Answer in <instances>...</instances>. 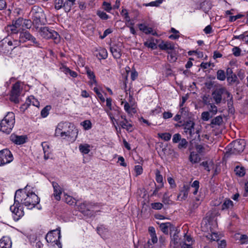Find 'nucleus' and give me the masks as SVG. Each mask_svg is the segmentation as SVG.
Returning a JSON list of instances; mask_svg holds the SVG:
<instances>
[{"label": "nucleus", "instance_id": "f257e3e1", "mask_svg": "<svg viewBox=\"0 0 248 248\" xmlns=\"http://www.w3.org/2000/svg\"><path fill=\"white\" fill-rule=\"evenodd\" d=\"M26 188L27 187L24 189H18L15 193L14 203L10 206L15 220H18L24 215L21 204L25 205L28 209H32L40 202L38 196L34 192H27Z\"/></svg>", "mask_w": 248, "mask_h": 248}, {"label": "nucleus", "instance_id": "f03ea898", "mask_svg": "<svg viewBox=\"0 0 248 248\" xmlns=\"http://www.w3.org/2000/svg\"><path fill=\"white\" fill-rule=\"evenodd\" d=\"M30 14L33 21V26L37 30L40 26L46 23V19L44 11L39 6L34 5L32 6Z\"/></svg>", "mask_w": 248, "mask_h": 248}, {"label": "nucleus", "instance_id": "7ed1b4c3", "mask_svg": "<svg viewBox=\"0 0 248 248\" xmlns=\"http://www.w3.org/2000/svg\"><path fill=\"white\" fill-rule=\"evenodd\" d=\"M15 124V116L13 112H8L0 123V130L3 133L9 134L12 131Z\"/></svg>", "mask_w": 248, "mask_h": 248}, {"label": "nucleus", "instance_id": "20e7f679", "mask_svg": "<svg viewBox=\"0 0 248 248\" xmlns=\"http://www.w3.org/2000/svg\"><path fill=\"white\" fill-rule=\"evenodd\" d=\"M230 92L223 86L217 88L212 93V97L215 103L218 105L222 102H226V98L230 96Z\"/></svg>", "mask_w": 248, "mask_h": 248}, {"label": "nucleus", "instance_id": "39448f33", "mask_svg": "<svg viewBox=\"0 0 248 248\" xmlns=\"http://www.w3.org/2000/svg\"><path fill=\"white\" fill-rule=\"evenodd\" d=\"M38 31L40 36L46 39H53L56 44L60 41V36L58 33L48 27H41Z\"/></svg>", "mask_w": 248, "mask_h": 248}, {"label": "nucleus", "instance_id": "423d86ee", "mask_svg": "<svg viewBox=\"0 0 248 248\" xmlns=\"http://www.w3.org/2000/svg\"><path fill=\"white\" fill-rule=\"evenodd\" d=\"M23 83L18 81L13 85L10 94V100L16 104L19 103V96L23 88Z\"/></svg>", "mask_w": 248, "mask_h": 248}, {"label": "nucleus", "instance_id": "0eeeda50", "mask_svg": "<svg viewBox=\"0 0 248 248\" xmlns=\"http://www.w3.org/2000/svg\"><path fill=\"white\" fill-rule=\"evenodd\" d=\"M61 237L60 229H57L48 232L45 238L47 243L53 246L56 245L59 248H62V245L60 242Z\"/></svg>", "mask_w": 248, "mask_h": 248}, {"label": "nucleus", "instance_id": "6e6552de", "mask_svg": "<svg viewBox=\"0 0 248 248\" xmlns=\"http://www.w3.org/2000/svg\"><path fill=\"white\" fill-rule=\"evenodd\" d=\"M194 125V122L190 120L187 121L184 125V132L187 135H188L189 138L192 140L195 139L197 137L200 138L199 130H196L195 131Z\"/></svg>", "mask_w": 248, "mask_h": 248}, {"label": "nucleus", "instance_id": "1a4fd4ad", "mask_svg": "<svg viewBox=\"0 0 248 248\" xmlns=\"http://www.w3.org/2000/svg\"><path fill=\"white\" fill-rule=\"evenodd\" d=\"M245 146L244 140L240 139L233 141L228 146L231 154H237L243 151Z\"/></svg>", "mask_w": 248, "mask_h": 248}, {"label": "nucleus", "instance_id": "9d476101", "mask_svg": "<svg viewBox=\"0 0 248 248\" xmlns=\"http://www.w3.org/2000/svg\"><path fill=\"white\" fill-rule=\"evenodd\" d=\"M13 159V155L9 149H4L0 151V166L10 163Z\"/></svg>", "mask_w": 248, "mask_h": 248}, {"label": "nucleus", "instance_id": "9b49d317", "mask_svg": "<svg viewBox=\"0 0 248 248\" xmlns=\"http://www.w3.org/2000/svg\"><path fill=\"white\" fill-rule=\"evenodd\" d=\"M119 124L122 128L125 129L128 132H131L134 130V125L130 120L127 119L126 120L120 121Z\"/></svg>", "mask_w": 248, "mask_h": 248}, {"label": "nucleus", "instance_id": "f8f14e48", "mask_svg": "<svg viewBox=\"0 0 248 248\" xmlns=\"http://www.w3.org/2000/svg\"><path fill=\"white\" fill-rule=\"evenodd\" d=\"M52 185L54 190L53 196L55 200L60 201L61 200V195L62 193V188L57 182H52Z\"/></svg>", "mask_w": 248, "mask_h": 248}, {"label": "nucleus", "instance_id": "ddd939ff", "mask_svg": "<svg viewBox=\"0 0 248 248\" xmlns=\"http://www.w3.org/2000/svg\"><path fill=\"white\" fill-rule=\"evenodd\" d=\"M190 187V186L184 185L180 190V193L177 196V199L181 198V200H186L188 196Z\"/></svg>", "mask_w": 248, "mask_h": 248}, {"label": "nucleus", "instance_id": "4468645a", "mask_svg": "<svg viewBox=\"0 0 248 248\" xmlns=\"http://www.w3.org/2000/svg\"><path fill=\"white\" fill-rule=\"evenodd\" d=\"M138 27L139 30L142 31L146 34H152V35L155 36L157 35V33L155 31H154L152 28L147 27L144 24H139L138 25Z\"/></svg>", "mask_w": 248, "mask_h": 248}, {"label": "nucleus", "instance_id": "2eb2a0df", "mask_svg": "<svg viewBox=\"0 0 248 248\" xmlns=\"http://www.w3.org/2000/svg\"><path fill=\"white\" fill-rule=\"evenodd\" d=\"M160 49L163 50H172L174 49V46L173 43L170 42L162 41L158 45Z\"/></svg>", "mask_w": 248, "mask_h": 248}, {"label": "nucleus", "instance_id": "dca6fc26", "mask_svg": "<svg viewBox=\"0 0 248 248\" xmlns=\"http://www.w3.org/2000/svg\"><path fill=\"white\" fill-rule=\"evenodd\" d=\"M7 39H3L0 42V52L2 53H8L13 49L12 47L8 46Z\"/></svg>", "mask_w": 248, "mask_h": 248}, {"label": "nucleus", "instance_id": "f3484780", "mask_svg": "<svg viewBox=\"0 0 248 248\" xmlns=\"http://www.w3.org/2000/svg\"><path fill=\"white\" fill-rule=\"evenodd\" d=\"M31 34L28 31H22L20 32L19 37V42L20 43H25L30 39Z\"/></svg>", "mask_w": 248, "mask_h": 248}, {"label": "nucleus", "instance_id": "a211bd4d", "mask_svg": "<svg viewBox=\"0 0 248 248\" xmlns=\"http://www.w3.org/2000/svg\"><path fill=\"white\" fill-rule=\"evenodd\" d=\"M12 242L10 239L7 237H3L0 240V248H11Z\"/></svg>", "mask_w": 248, "mask_h": 248}, {"label": "nucleus", "instance_id": "6ab92c4d", "mask_svg": "<svg viewBox=\"0 0 248 248\" xmlns=\"http://www.w3.org/2000/svg\"><path fill=\"white\" fill-rule=\"evenodd\" d=\"M195 148L197 152L201 154H205L210 150L209 146L205 144H196L195 146Z\"/></svg>", "mask_w": 248, "mask_h": 248}, {"label": "nucleus", "instance_id": "aec40b11", "mask_svg": "<svg viewBox=\"0 0 248 248\" xmlns=\"http://www.w3.org/2000/svg\"><path fill=\"white\" fill-rule=\"evenodd\" d=\"M110 50L115 59H119L121 58L122 55L121 50L119 47L116 46H110Z\"/></svg>", "mask_w": 248, "mask_h": 248}, {"label": "nucleus", "instance_id": "412c9836", "mask_svg": "<svg viewBox=\"0 0 248 248\" xmlns=\"http://www.w3.org/2000/svg\"><path fill=\"white\" fill-rule=\"evenodd\" d=\"M11 139L15 143L18 145L26 142V138L24 136H11Z\"/></svg>", "mask_w": 248, "mask_h": 248}, {"label": "nucleus", "instance_id": "4be33fe9", "mask_svg": "<svg viewBox=\"0 0 248 248\" xmlns=\"http://www.w3.org/2000/svg\"><path fill=\"white\" fill-rule=\"evenodd\" d=\"M66 131L70 135L71 138H72L73 140L75 141L78 135V130L76 128L74 124H73V127H67Z\"/></svg>", "mask_w": 248, "mask_h": 248}, {"label": "nucleus", "instance_id": "5701e85b", "mask_svg": "<svg viewBox=\"0 0 248 248\" xmlns=\"http://www.w3.org/2000/svg\"><path fill=\"white\" fill-rule=\"evenodd\" d=\"M189 160L192 164H195L200 162L201 158L197 153L191 152L189 156Z\"/></svg>", "mask_w": 248, "mask_h": 248}, {"label": "nucleus", "instance_id": "b1692460", "mask_svg": "<svg viewBox=\"0 0 248 248\" xmlns=\"http://www.w3.org/2000/svg\"><path fill=\"white\" fill-rule=\"evenodd\" d=\"M26 103L28 105H32L37 108H39L40 106V102L32 95H31L28 97L26 100Z\"/></svg>", "mask_w": 248, "mask_h": 248}, {"label": "nucleus", "instance_id": "393cba45", "mask_svg": "<svg viewBox=\"0 0 248 248\" xmlns=\"http://www.w3.org/2000/svg\"><path fill=\"white\" fill-rule=\"evenodd\" d=\"M60 69L62 72L64 73L65 74H69L73 78H76L78 76L77 72L72 71L65 65H62L60 67Z\"/></svg>", "mask_w": 248, "mask_h": 248}, {"label": "nucleus", "instance_id": "a878e982", "mask_svg": "<svg viewBox=\"0 0 248 248\" xmlns=\"http://www.w3.org/2000/svg\"><path fill=\"white\" fill-rule=\"evenodd\" d=\"M233 97L232 95L230 93V96H227L226 98V102L227 103V106L229 112L232 113L234 111L233 108Z\"/></svg>", "mask_w": 248, "mask_h": 248}, {"label": "nucleus", "instance_id": "bb28decb", "mask_svg": "<svg viewBox=\"0 0 248 248\" xmlns=\"http://www.w3.org/2000/svg\"><path fill=\"white\" fill-rule=\"evenodd\" d=\"M57 127L62 131H64L67 130V127H73V124L68 122H61L58 124Z\"/></svg>", "mask_w": 248, "mask_h": 248}, {"label": "nucleus", "instance_id": "cd10ccee", "mask_svg": "<svg viewBox=\"0 0 248 248\" xmlns=\"http://www.w3.org/2000/svg\"><path fill=\"white\" fill-rule=\"evenodd\" d=\"M79 150L83 154H88L90 151V145L88 144H80Z\"/></svg>", "mask_w": 248, "mask_h": 248}, {"label": "nucleus", "instance_id": "c85d7f7f", "mask_svg": "<svg viewBox=\"0 0 248 248\" xmlns=\"http://www.w3.org/2000/svg\"><path fill=\"white\" fill-rule=\"evenodd\" d=\"M96 57L99 59H106L108 57V52L106 49L101 48L96 53Z\"/></svg>", "mask_w": 248, "mask_h": 248}, {"label": "nucleus", "instance_id": "c756f323", "mask_svg": "<svg viewBox=\"0 0 248 248\" xmlns=\"http://www.w3.org/2000/svg\"><path fill=\"white\" fill-rule=\"evenodd\" d=\"M42 146L44 153V158L46 160L49 158V146L47 142H43L42 143Z\"/></svg>", "mask_w": 248, "mask_h": 248}, {"label": "nucleus", "instance_id": "7c9ffc66", "mask_svg": "<svg viewBox=\"0 0 248 248\" xmlns=\"http://www.w3.org/2000/svg\"><path fill=\"white\" fill-rule=\"evenodd\" d=\"M233 206V202L230 199H226L221 205L222 210H226L232 207Z\"/></svg>", "mask_w": 248, "mask_h": 248}, {"label": "nucleus", "instance_id": "2f4dec72", "mask_svg": "<svg viewBox=\"0 0 248 248\" xmlns=\"http://www.w3.org/2000/svg\"><path fill=\"white\" fill-rule=\"evenodd\" d=\"M234 171L236 175L239 177H243L245 175V169L243 167H239L238 166L235 168Z\"/></svg>", "mask_w": 248, "mask_h": 248}, {"label": "nucleus", "instance_id": "473e14b6", "mask_svg": "<svg viewBox=\"0 0 248 248\" xmlns=\"http://www.w3.org/2000/svg\"><path fill=\"white\" fill-rule=\"evenodd\" d=\"M55 8L60 10L63 8L65 10V3L64 0H55L54 1Z\"/></svg>", "mask_w": 248, "mask_h": 248}, {"label": "nucleus", "instance_id": "72a5a7b5", "mask_svg": "<svg viewBox=\"0 0 248 248\" xmlns=\"http://www.w3.org/2000/svg\"><path fill=\"white\" fill-rule=\"evenodd\" d=\"M29 41L32 43V44H31V46L38 48H42L41 43L37 41L36 38L32 34L31 35Z\"/></svg>", "mask_w": 248, "mask_h": 248}, {"label": "nucleus", "instance_id": "f704fd0d", "mask_svg": "<svg viewBox=\"0 0 248 248\" xmlns=\"http://www.w3.org/2000/svg\"><path fill=\"white\" fill-rule=\"evenodd\" d=\"M65 5V11L69 12L71 10V7L75 4L76 0H64Z\"/></svg>", "mask_w": 248, "mask_h": 248}, {"label": "nucleus", "instance_id": "c9c22d12", "mask_svg": "<svg viewBox=\"0 0 248 248\" xmlns=\"http://www.w3.org/2000/svg\"><path fill=\"white\" fill-rule=\"evenodd\" d=\"M223 122L221 116H217L212 120L211 124L215 125H220Z\"/></svg>", "mask_w": 248, "mask_h": 248}, {"label": "nucleus", "instance_id": "e433bc0d", "mask_svg": "<svg viewBox=\"0 0 248 248\" xmlns=\"http://www.w3.org/2000/svg\"><path fill=\"white\" fill-rule=\"evenodd\" d=\"M86 72L89 78H90L92 81V84L96 83V80L95 79V76L94 73L89 68L86 69Z\"/></svg>", "mask_w": 248, "mask_h": 248}, {"label": "nucleus", "instance_id": "4c0bfd02", "mask_svg": "<svg viewBox=\"0 0 248 248\" xmlns=\"http://www.w3.org/2000/svg\"><path fill=\"white\" fill-rule=\"evenodd\" d=\"M168 60L169 62H173L177 60V58L175 52L171 50V51H168Z\"/></svg>", "mask_w": 248, "mask_h": 248}, {"label": "nucleus", "instance_id": "58836bf2", "mask_svg": "<svg viewBox=\"0 0 248 248\" xmlns=\"http://www.w3.org/2000/svg\"><path fill=\"white\" fill-rule=\"evenodd\" d=\"M33 25V21L30 19H23L22 21V27L26 29H30Z\"/></svg>", "mask_w": 248, "mask_h": 248}, {"label": "nucleus", "instance_id": "ea45409f", "mask_svg": "<svg viewBox=\"0 0 248 248\" xmlns=\"http://www.w3.org/2000/svg\"><path fill=\"white\" fill-rule=\"evenodd\" d=\"M155 180L158 183L160 184V187H162L163 186V177L160 174V172L158 170L155 171Z\"/></svg>", "mask_w": 248, "mask_h": 248}, {"label": "nucleus", "instance_id": "a19ab883", "mask_svg": "<svg viewBox=\"0 0 248 248\" xmlns=\"http://www.w3.org/2000/svg\"><path fill=\"white\" fill-rule=\"evenodd\" d=\"M92 206L89 202H84L79 205V209L81 212H83L85 210H90Z\"/></svg>", "mask_w": 248, "mask_h": 248}, {"label": "nucleus", "instance_id": "79ce46f5", "mask_svg": "<svg viewBox=\"0 0 248 248\" xmlns=\"http://www.w3.org/2000/svg\"><path fill=\"white\" fill-rule=\"evenodd\" d=\"M163 0H156L155 1L150 2L148 3H144L143 6L146 7L152 6V7H158L161 4Z\"/></svg>", "mask_w": 248, "mask_h": 248}, {"label": "nucleus", "instance_id": "37998d69", "mask_svg": "<svg viewBox=\"0 0 248 248\" xmlns=\"http://www.w3.org/2000/svg\"><path fill=\"white\" fill-rule=\"evenodd\" d=\"M217 78L220 81H224L226 78L225 72L223 70H218L217 72Z\"/></svg>", "mask_w": 248, "mask_h": 248}, {"label": "nucleus", "instance_id": "c03bdc74", "mask_svg": "<svg viewBox=\"0 0 248 248\" xmlns=\"http://www.w3.org/2000/svg\"><path fill=\"white\" fill-rule=\"evenodd\" d=\"M158 136L165 141H168L170 140L171 135L169 133H158Z\"/></svg>", "mask_w": 248, "mask_h": 248}, {"label": "nucleus", "instance_id": "a18cd8bd", "mask_svg": "<svg viewBox=\"0 0 248 248\" xmlns=\"http://www.w3.org/2000/svg\"><path fill=\"white\" fill-rule=\"evenodd\" d=\"M191 187L194 188V190L193 192L194 195H196L198 193L199 186H200V183L199 181L195 180L194 181L191 185Z\"/></svg>", "mask_w": 248, "mask_h": 248}, {"label": "nucleus", "instance_id": "49530a36", "mask_svg": "<svg viewBox=\"0 0 248 248\" xmlns=\"http://www.w3.org/2000/svg\"><path fill=\"white\" fill-rule=\"evenodd\" d=\"M169 225H170V223L169 222L161 223L160 225V228L163 233L165 234L168 233V227Z\"/></svg>", "mask_w": 248, "mask_h": 248}, {"label": "nucleus", "instance_id": "de8ad7c7", "mask_svg": "<svg viewBox=\"0 0 248 248\" xmlns=\"http://www.w3.org/2000/svg\"><path fill=\"white\" fill-rule=\"evenodd\" d=\"M180 114L184 118H186L188 116V109L187 108L180 107Z\"/></svg>", "mask_w": 248, "mask_h": 248}, {"label": "nucleus", "instance_id": "09e8293b", "mask_svg": "<svg viewBox=\"0 0 248 248\" xmlns=\"http://www.w3.org/2000/svg\"><path fill=\"white\" fill-rule=\"evenodd\" d=\"M97 15L103 20H107L109 18L108 15L105 12L101 11H97L96 13Z\"/></svg>", "mask_w": 248, "mask_h": 248}, {"label": "nucleus", "instance_id": "8fccbe9b", "mask_svg": "<svg viewBox=\"0 0 248 248\" xmlns=\"http://www.w3.org/2000/svg\"><path fill=\"white\" fill-rule=\"evenodd\" d=\"M51 108L50 106H46L41 111V114L43 118L46 117L48 114V112Z\"/></svg>", "mask_w": 248, "mask_h": 248}, {"label": "nucleus", "instance_id": "3c124183", "mask_svg": "<svg viewBox=\"0 0 248 248\" xmlns=\"http://www.w3.org/2000/svg\"><path fill=\"white\" fill-rule=\"evenodd\" d=\"M180 142L178 144V147L180 149H186L187 145V141L185 139H181L179 141Z\"/></svg>", "mask_w": 248, "mask_h": 248}, {"label": "nucleus", "instance_id": "603ef678", "mask_svg": "<svg viewBox=\"0 0 248 248\" xmlns=\"http://www.w3.org/2000/svg\"><path fill=\"white\" fill-rule=\"evenodd\" d=\"M19 30L16 28L14 25H11L7 27V31H11L12 34H16L18 32Z\"/></svg>", "mask_w": 248, "mask_h": 248}, {"label": "nucleus", "instance_id": "864d4df0", "mask_svg": "<svg viewBox=\"0 0 248 248\" xmlns=\"http://www.w3.org/2000/svg\"><path fill=\"white\" fill-rule=\"evenodd\" d=\"M65 201L69 205H74L76 203V200L70 196H67L65 198Z\"/></svg>", "mask_w": 248, "mask_h": 248}, {"label": "nucleus", "instance_id": "5fc2aeb1", "mask_svg": "<svg viewBox=\"0 0 248 248\" xmlns=\"http://www.w3.org/2000/svg\"><path fill=\"white\" fill-rule=\"evenodd\" d=\"M233 55L235 57H239L241 55V50L238 46H234L232 49Z\"/></svg>", "mask_w": 248, "mask_h": 248}, {"label": "nucleus", "instance_id": "6e6d98bb", "mask_svg": "<svg viewBox=\"0 0 248 248\" xmlns=\"http://www.w3.org/2000/svg\"><path fill=\"white\" fill-rule=\"evenodd\" d=\"M209 111L211 113H212L213 115H215L217 113V107L213 103H209Z\"/></svg>", "mask_w": 248, "mask_h": 248}, {"label": "nucleus", "instance_id": "4d7b16f0", "mask_svg": "<svg viewBox=\"0 0 248 248\" xmlns=\"http://www.w3.org/2000/svg\"><path fill=\"white\" fill-rule=\"evenodd\" d=\"M22 21H23V18H19L13 23V25H14L16 28L20 30V26L22 27Z\"/></svg>", "mask_w": 248, "mask_h": 248}, {"label": "nucleus", "instance_id": "13d9d810", "mask_svg": "<svg viewBox=\"0 0 248 248\" xmlns=\"http://www.w3.org/2000/svg\"><path fill=\"white\" fill-rule=\"evenodd\" d=\"M202 119L204 121H207L212 117L210 116V112L208 111H204L201 115Z\"/></svg>", "mask_w": 248, "mask_h": 248}, {"label": "nucleus", "instance_id": "bf43d9fd", "mask_svg": "<svg viewBox=\"0 0 248 248\" xmlns=\"http://www.w3.org/2000/svg\"><path fill=\"white\" fill-rule=\"evenodd\" d=\"M103 9L107 12H110L112 10V7L110 3L104 1L103 3Z\"/></svg>", "mask_w": 248, "mask_h": 248}, {"label": "nucleus", "instance_id": "052dcab7", "mask_svg": "<svg viewBox=\"0 0 248 248\" xmlns=\"http://www.w3.org/2000/svg\"><path fill=\"white\" fill-rule=\"evenodd\" d=\"M163 204L160 202H154L151 203V207L155 210H160L163 207Z\"/></svg>", "mask_w": 248, "mask_h": 248}, {"label": "nucleus", "instance_id": "680f3d73", "mask_svg": "<svg viewBox=\"0 0 248 248\" xmlns=\"http://www.w3.org/2000/svg\"><path fill=\"white\" fill-rule=\"evenodd\" d=\"M227 78L229 83L231 84L234 83L236 81L237 77L235 74H233L227 77Z\"/></svg>", "mask_w": 248, "mask_h": 248}, {"label": "nucleus", "instance_id": "e2e57ef3", "mask_svg": "<svg viewBox=\"0 0 248 248\" xmlns=\"http://www.w3.org/2000/svg\"><path fill=\"white\" fill-rule=\"evenodd\" d=\"M83 126L85 129L89 130L92 127L91 122L89 120H85L83 122Z\"/></svg>", "mask_w": 248, "mask_h": 248}, {"label": "nucleus", "instance_id": "0e129e2a", "mask_svg": "<svg viewBox=\"0 0 248 248\" xmlns=\"http://www.w3.org/2000/svg\"><path fill=\"white\" fill-rule=\"evenodd\" d=\"M144 45L149 48H151L152 49H154L156 47V44L154 42H145L144 43Z\"/></svg>", "mask_w": 248, "mask_h": 248}, {"label": "nucleus", "instance_id": "69168bd1", "mask_svg": "<svg viewBox=\"0 0 248 248\" xmlns=\"http://www.w3.org/2000/svg\"><path fill=\"white\" fill-rule=\"evenodd\" d=\"M135 171L137 175H140L143 172V169L142 166L140 165L135 166Z\"/></svg>", "mask_w": 248, "mask_h": 248}, {"label": "nucleus", "instance_id": "338daca9", "mask_svg": "<svg viewBox=\"0 0 248 248\" xmlns=\"http://www.w3.org/2000/svg\"><path fill=\"white\" fill-rule=\"evenodd\" d=\"M243 16L241 14H238L236 16H230L229 17V20L231 22H233L241 18Z\"/></svg>", "mask_w": 248, "mask_h": 248}, {"label": "nucleus", "instance_id": "774afa93", "mask_svg": "<svg viewBox=\"0 0 248 248\" xmlns=\"http://www.w3.org/2000/svg\"><path fill=\"white\" fill-rule=\"evenodd\" d=\"M241 244H245L248 243V236L246 234L241 235L239 239Z\"/></svg>", "mask_w": 248, "mask_h": 248}]
</instances>
